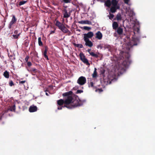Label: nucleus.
<instances>
[{
    "mask_svg": "<svg viewBox=\"0 0 155 155\" xmlns=\"http://www.w3.org/2000/svg\"><path fill=\"white\" fill-rule=\"evenodd\" d=\"M45 50L43 53V55L44 56V58L47 60H49L48 58V56L47 55V52L48 50V48L47 46H45Z\"/></svg>",
    "mask_w": 155,
    "mask_h": 155,
    "instance_id": "obj_8",
    "label": "nucleus"
},
{
    "mask_svg": "<svg viewBox=\"0 0 155 155\" xmlns=\"http://www.w3.org/2000/svg\"><path fill=\"white\" fill-rule=\"evenodd\" d=\"M96 91H98L99 93H100L102 92L103 91V90L101 88H98L96 90Z\"/></svg>",
    "mask_w": 155,
    "mask_h": 155,
    "instance_id": "obj_36",
    "label": "nucleus"
},
{
    "mask_svg": "<svg viewBox=\"0 0 155 155\" xmlns=\"http://www.w3.org/2000/svg\"><path fill=\"white\" fill-rule=\"evenodd\" d=\"M25 82V81H20L19 83L20 84H24V83Z\"/></svg>",
    "mask_w": 155,
    "mask_h": 155,
    "instance_id": "obj_47",
    "label": "nucleus"
},
{
    "mask_svg": "<svg viewBox=\"0 0 155 155\" xmlns=\"http://www.w3.org/2000/svg\"><path fill=\"white\" fill-rule=\"evenodd\" d=\"M85 21H78V23H79L81 24H85Z\"/></svg>",
    "mask_w": 155,
    "mask_h": 155,
    "instance_id": "obj_40",
    "label": "nucleus"
},
{
    "mask_svg": "<svg viewBox=\"0 0 155 155\" xmlns=\"http://www.w3.org/2000/svg\"><path fill=\"white\" fill-rule=\"evenodd\" d=\"M118 1L117 0H112L111 2V4L112 6H119L117 5Z\"/></svg>",
    "mask_w": 155,
    "mask_h": 155,
    "instance_id": "obj_22",
    "label": "nucleus"
},
{
    "mask_svg": "<svg viewBox=\"0 0 155 155\" xmlns=\"http://www.w3.org/2000/svg\"><path fill=\"white\" fill-rule=\"evenodd\" d=\"M112 26L113 29H116L118 28V24L117 22L114 21L113 23Z\"/></svg>",
    "mask_w": 155,
    "mask_h": 155,
    "instance_id": "obj_21",
    "label": "nucleus"
},
{
    "mask_svg": "<svg viewBox=\"0 0 155 155\" xmlns=\"http://www.w3.org/2000/svg\"><path fill=\"white\" fill-rule=\"evenodd\" d=\"M134 43L133 44V45H137V41L139 42V40L138 39H136L134 40Z\"/></svg>",
    "mask_w": 155,
    "mask_h": 155,
    "instance_id": "obj_31",
    "label": "nucleus"
},
{
    "mask_svg": "<svg viewBox=\"0 0 155 155\" xmlns=\"http://www.w3.org/2000/svg\"><path fill=\"white\" fill-rule=\"evenodd\" d=\"M64 7H65V8H67V6H64Z\"/></svg>",
    "mask_w": 155,
    "mask_h": 155,
    "instance_id": "obj_54",
    "label": "nucleus"
},
{
    "mask_svg": "<svg viewBox=\"0 0 155 155\" xmlns=\"http://www.w3.org/2000/svg\"><path fill=\"white\" fill-rule=\"evenodd\" d=\"M108 17L109 19L111 20L114 17V15L113 14H111L110 13Z\"/></svg>",
    "mask_w": 155,
    "mask_h": 155,
    "instance_id": "obj_32",
    "label": "nucleus"
},
{
    "mask_svg": "<svg viewBox=\"0 0 155 155\" xmlns=\"http://www.w3.org/2000/svg\"><path fill=\"white\" fill-rule=\"evenodd\" d=\"M1 119H1H0H0Z\"/></svg>",
    "mask_w": 155,
    "mask_h": 155,
    "instance_id": "obj_56",
    "label": "nucleus"
},
{
    "mask_svg": "<svg viewBox=\"0 0 155 155\" xmlns=\"http://www.w3.org/2000/svg\"><path fill=\"white\" fill-rule=\"evenodd\" d=\"M9 109H10V108H8V110H6L5 112H7L9 110Z\"/></svg>",
    "mask_w": 155,
    "mask_h": 155,
    "instance_id": "obj_52",
    "label": "nucleus"
},
{
    "mask_svg": "<svg viewBox=\"0 0 155 155\" xmlns=\"http://www.w3.org/2000/svg\"><path fill=\"white\" fill-rule=\"evenodd\" d=\"M8 57H9V53H8Z\"/></svg>",
    "mask_w": 155,
    "mask_h": 155,
    "instance_id": "obj_55",
    "label": "nucleus"
},
{
    "mask_svg": "<svg viewBox=\"0 0 155 155\" xmlns=\"http://www.w3.org/2000/svg\"><path fill=\"white\" fill-rule=\"evenodd\" d=\"M97 68H94V71L93 73L92 74V76L93 78H96L97 76Z\"/></svg>",
    "mask_w": 155,
    "mask_h": 155,
    "instance_id": "obj_25",
    "label": "nucleus"
},
{
    "mask_svg": "<svg viewBox=\"0 0 155 155\" xmlns=\"http://www.w3.org/2000/svg\"><path fill=\"white\" fill-rule=\"evenodd\" d=\"M38 43L39 46H42L43 45V43L41 41V37H39L38 39Z\"/></svg>",
    "mask_w": 155,
    "mask_h": 155,
    "instance_id": "obj_28",
    "label": "nucleus"
},
{
    "mask_svg": "<svg viewBox=\"0 0 155 155\" xmlns=\"http://www.w3.org/2000/svg\"><path fill=\"white\" fill-rule=\"evenodd\" d=\"M15 106L14 103H13L12 104L11 106H10V111L15 112Z\"/></svg>",
    "mask_w": 155,
    "mask_h": 155,
    "instance_id": "obj_23",
    "label": "nucleus"
},
{
    "mask_svg": "<svg viewBox=\"0 0 155 155\" xmlns=\"http://www.w3.org/2000/svg\"><path fill=\"white\" fill-rule=\"evenodd\" d=\"M44 91L46 92H47V91H48V90L47 89H44Z\"/></svg>",
    "mask_w": 155,
    "mask_h": 155,
    "instance_id": "obj_50",
    "label": "nucleus"
},
{
    "mask_svg": "<svg viewBox=\"0 0 155 155\" xmlns=\"http://www.w3.org/2000/svg\"><path fill=\"white\" fill-rule=\"evenodd\" d=\"M120 8V6H112L110 8V11L112 13H114L116 12L117 9Z\"/></svg>",
    "mask_w": 155,
    "mask_h": 155,
    "instance_id": "obj_10",
    "label": "nucleus"
},
{
    "mask_svg": "<svg viewBox=\"0 0 155 155\" xmlns=\"http://www.w3.org/2000/svg\"><path fill=\"white\" fill-rule=\"evenodd\" d=\"M111 5V2L110 0H107L105 3V5L107 7H109Z\"/></svg>",
    "mask_w": 155,
    "mask_h": 155,
    "instance_id": "obj_24",
    "label": "nucleus"
},
{
    "mask_svg": "<svg viewBox=\"0 0 155 155\" xmlns=\"http://www.w3.org/2000/svg\"><path fill=\"white\" fill-rule=\"evenodd\" d=\"M77 31H81V30L80 29H77Z\"/></svg>",
    "mask_w": 155,
    "mask_h": 155,
    "instance_id": "obj_53",
    "label": "nucleus"
},
{
    "mask_svg": "<svg viewBox=\"0 0 155 155\" xmlns=\"http://www.w3.org/2000/svg\"><path fill=\"white\" fill-rule=\"evenodd\" d=\"M84 40L89 39V38H91L94 36L93 33L92 31H90L87 33L84 34Z\"/></svg>",
    "mask_w": 155,
    "mask_h": 155,
    "instance_id": "obj_6",
    "label": "nucleus"
},
{
    "mask_svg": "<svg viewBox=\"0 0 155 155\" xmlns=\"http://www.w3.org/2000/svg\"><path fill=\"white\" fill-rule=\"evenodd\" d=\"M3 75L6 78H8L9 77V72L6 71H5Z\"/></svg>",
    "mask_w": 155,
    "mask_h": 155,
    "instance_id": "obj_27",
    "label": "nucleus"
},
{
    "mask_svg": "<svg viewBox=\"0 0 155 155\" xmlns=\"http://www.w3.org/2000/svg\"><path fill=\"white\" fill-rule=\"evenodd\" d=\"M91 51V49H88L87 51L89 52V54L91 56L96 58H97L98 57V55L97 54L94 53L93 52Z\"/></svg>",
    "mask_w": 155,
    "mask_h": 155,
    "instance_id": "obj_15",
    "label": "nucleus"
},
{
    "mask_svg": "<svg viewBox=\"0 0 155 155\" xmlns=\"http://www.w3.org/2000/svg\"><path fill=\"white\" fill-rule=\"evenodd\" d=\"M72 93V91H69V92H65L63 94V96H67V98L68 96L72 97L71 96V95Z\"/></svg>",
    "mask_w": 155,
    "mask_h": 155,
    "instance_id": "obj_20",
    "label": "nucleus"
},
{
    "mask_svg": "<svg viewBox=\"0 0 155 155\" xmlns=\"http://www.w3.org/2000/svg\"><path fill=\"white\" fill-rule=\"evenodd\" d=\"M122 19V17L121 14L119 13L117 14L115 18H114V20H117V21H121Z\"/></svg>",
    "mask_w": 155,
    "mask_h": 155,
    "instance_id": "obj_17",
    "label": "nucleus"
},
{
    "mask_svg": "<svg viewBox=\"0 0 155 155\" xmlns=\"http://www.w3.org/2000/svg\"><path fill=\"white\" fill-rule=\"evenodd\" d=\"M125 3L127 4H128V2L130 1V0H123Z\"/></svg>",
    "mask_w": 155,
    "mask_h": 155,
    "instance_id": "obj_43",
    "label": "nucleus"
},
{
    "mask_svg": "<svg viewBox=\"0 0 155 155\" xmlns=\"http://www.w3.org/2000/svg\"><path fill=\"white\" fill-rule=\"evenodd\" d=\"M85 43V45L89 47H92L93 45V44L92 42L89 40V39L84 40Z\"/></svg>",
    "mask_w": 155,
    "mask_h": 155,
    "instance_id": "obj_9",
    "label": "nucleus"
},
{
    "mask_svg": "<svg viewBox=\"0 0 155 155\" xmlns=\"http://www.w3.org/2000/svg\"><path fill=\"white\" fill-rule=\"evenodd\" d=\"M105 46L106 48L108 49L109 50H110L111 48V46L109 45H106Z\"/></svg>",
    "mask_w": 155,
    "mask_h": 155,
    "instance_id": "obj_34",
    "label": "nucleus"
},
{
    "mask_svg": "<svg viewBox=\"0 0 155 155\" xmlns=\"http://www.w3.org/2000/svg\"><path fill=\"white\" fill-rule=\"evenodd\" d=\"M37 108L36 106H31L29 109V111L30 112H33L37 110Z\"/></svg>",
    "mask_w": 155,
    "mask_h": 155,
    "instance_id": "obj_14",
    "label": "nucleus"
},
{
    "mask_svg": "<svg viewBox=\"0 0 155 155\" xmlns=\"http://www.w3.org/2000/svg\"><path fill=\"white\" fill-rule=\"evenodd\" d=\"M80 59L86 65L89 66L90 64L89 62L88 59L86 58L84 54L82 53H80L79 54Z\"/></svg>",
    "mask_w": 155,
    "mask_h": 155,
    "instance_id": "obj_3",
    "label": "nucleus"
},
{
    "mask_svg": "<svg viewBox=\"0 0 155 155\" xmlns=\"http://www.w3.org/2000/svg\"><path fill=\"white\" fill-rule=\"evenodd\" d=\"M105 72V70L104 69H102L101 70V74H104Z\"/></svg>",
    "mask_w": 155,
    "mask_h": 155,
    "instance_id": "obj_44",
    "label": "nucleus"
},
{
    "mask_svg": "<svg viewBox=\"0 0 155 155\" xmlns=\"http://www.w3.org/2000/svg\"><path fill=\"white\" fill-rule=\"evenodd\" d=\"M17 21V18L14 15H12V18L11 21H10V28L12 25L16 23Z\"/></svg>",
    "mask_w": 155,
    "mask_h": 155,
    "instance_id": "obj_11",
    "label": "nucleus"
},
{
    "mask_svg": "<svg viewBox=\"0 0 155 155\" xmlns=\"http://www.w3.org/2000/svg\"><path fill=\"white\" fill-rule=\"evenodd\" d=\"M83 28L85 30H87L88 31L90 30L91 29V28L87 26H84Z\"/></svg>",
    "mask_w": 155,
    "mask_h": 155,
    "instance_id": "obj_33",
    "label": "nucleus"
},
{
    "mask_svg": "<svg viewBox=\"0 0 155 155\" xmlns=\"http://www.w3.org/2000/svg\"><path fill=\"white\" fill-rule=\"evenodd\" d=\"M94 83L93 82H91L90 83H88V87H91L94 88Z\"/></svg>",
    "mask_w": 155,
    "mask_h": 155,
    "instance_id": "obj_30",
    "label": "nucleus"
},
{
    "mask_svg": "<svg viewBox=\"0 0 155 155\" xmlns=\"http://www.w3.org/2000/svg\"><path fill=\"white\" fill-rule=\"evenodd\" d=\"M72 97L68 96L65 100L63 99H60L57 101V104L58 106H63L64 104V107H65L66 105L68 106L72 101Z\"/></svg>",
    "mask_w": 155,
    "mask_h": 155,
    "instance_id": "obj_2",
    "label": "nucleus"
},
{
    "mask_svg": "<svg viewBox=\"0 0 155 155\" xmlns=\"http://www.w3.org/2000/svg\"><path fill=\"white\" fill-rule=\"evenodd\" d=\"M117 34L120 35L122 34L123 32V29L122 28L119 27L118 28H117Z\"/></svg>",
    "mask_w": 155,
    "mask_h": 155,
    "instance_id": "obj_19",
    "label": "nucleus"
},
{
    "mask_svg": "<svg viewBox=\"0 0 155 155\" xmlns=\"http://www.w3.org/2000/svg\"><path fill=\"white\" fill-rule=\"evenodd\" d=\"M14 85L13 82L12 81H10V86H12Z\"/></svg>",
    "mask_w": 155,
    "mask_h": 155,
    "instance_id": "obj_46",
    "label": "nucleus"
},
{
    "mask_svg": "<svg viewBox=\"0 0 155 155\" xmlns=\"http://www.w3.org/2000/svg\"><path fill=\"white\" fill-rule=\"evenodd\" d=\"M72 12V10L69 9V12H68V10L66 9H64L63 10V17L64 18H67L69 17L71 15V13Z\"/></svg>",
    "mask_w": 155,
    "mask_h": 155,
    "instance_id": "obj_4",
    "label": "nucleus"
},
{
    "mask_svg": "<svg viewBox=\"0 0 155 155\" xmlns=\"http://www.w3.org/2000/svg\"><path fill=\"white\" fill-rule=\"evenodd\" d=\"M95 34L96 35V38L99 40H101L102 39L103 35L100 31H98Z\"/></svg>",
    "mask_w": 155,
    "mask_h": 155,
    "instance_id": "obj_13",
    "label": "nucleus"
},
{
    "mask_svg": "<svg viewBox=\"0 0 155 155\" xmlns=\"http://www.w3.org/2000/svg\"><path fill=\"white\" fill-rule=\"evenodd\" d=\"M85 24H91V22L88 20L85 21Z\"/></svg>",
    "mask_w": 155,
    "mask_h": 155,
    "instance_id": "obj_41",
    "label": "nucleus"
},
{
    "mask_svg": "<svg viewBox=\"0 0 155 155\" xmlns=\"http://www.w3.org/2000/svg\"><path fill=\"white\" fill-rule=\"evenodd\" d=\"M64 2L65 3H70L71 1L70 0H63Z\"/></svg>",
    "mask_w": 155,
    "mask_h": 155,
    "instance_id": "obj_37",
    "label": "nucleus"
},
{
    "mask_svg": "<svg viewBox=\"0 0 155 155\" xmlns=\"http://www.w3.org/2000/svg\"><path fill=\"white\" fill-rule=\"evenodd\" d=\"M55 25L57 27H58V28L59 29L64 25L62 23H61L59 22L58 21V20L56 21Z\"/></svg>",
    "mask_w": 155,
    "mask_h": 155,
    "instance_id": "obj_18",
    "label": "nucleus"
},
{
    "mask_svg": "<svg viewBox=\"0 0 155 155\" xmlns=\"http://www.w3.org/2000/svg\"><path fill=\"white\" fill-rule=\"evenodd\" d=\"M27 65L28 67H30L32 65V63L30 62H27Z\"/></svg>",
    "mask_w": 155,
    "mask_h": 155,
    "instance_id": "obj_38",
    "label": "nucleus"
},
{
    "mask_svg": "<svg viewBox=\"0 0 155 155\" xmlns=\"http://www.w3.org/2000/svg\"><path fill=\"white\" fill-rule=\"evenodd\" d=\"M27 2V1H22L19 2L18 3V5L19 6L23 5L26 3Z\"/></svg>",
    "mask_w": 155,
    "mask_h": 155,
    "instance_id": "obj_29",
    "label": "nucleus"
},
{
    "mask_svg": "<svg viewBox=\"0 0 155 155\" xmlns=\"http://www.w3.org/2000/svg\"><path fill=\"white\" fill-rule=\"evenodd\" d=\"M73 45L75 46L80 48H83L84 47L83 45L81 44H77L75 43H74Z\"/></svg>",
    "mask_w": 155,
    "mask_h": 155,
    "instance_id": "obj_26",
    "label": "nucleus"
},
{
    "mask_svg": "<svg viewBox=\"0 0 155 155\" xmlns=\"http://www.w3.org/2000/svg\"><path fill=\"white\" fill-rule=\"evenodd\" d=\"M72 101L68 106L66 105V107L68 109L74 108L78 106H80L83 104L82 101L78 98H76L74 99L72 97Z\"/></svg>",
    "mask_w": 155,
    "mask_h": 155,
    "instance_id": "obj_1",
    "label": "nucleus"
},
{
    "mask_svg": "<svg viewBox=\"0 0 155 155\" xmlns=\"http://www.w3.org/2000/svg\"><path fill=\"white\" fill-rule=\"evenodd\" d=\"M83 91L82 90H78L76 92V94H79L82 93L83 92Z\"/></svg>",
    "mask_w": 155,
    "mask_h": 155,
    "instance_id": "obj_35",
    "label": "nucleus"
},
{
    "mask_svg": "<svg viewBox=\"0 0 155 155\" xmlns=\"http://www.w3.org/2000/svg\"><path fill=\"white\" fill-rule=\"evenodd\" d=\"M29 58V57L28 56H27L26 57L25 59V61L26 62H28V60Z\"/></svg>",
    "mask_w": 155,
    "mask_h": 155,
    "instance_id": "obj_39",
    "label": "nucleus"
},
{
    "mask_svg": "<svg viewBox=\"0 0 155 155\" xmlns=\"http://www.w3.org/2000/svg\"><path fill=\"white\" fill-rule=\"evenodd\" d=\"M45 94L47 96H48L49 95L46 92L45 93Z\"/></svg>",
    "mask_w": 155,
    "mask_h": 155,
    "instance_id": "obj_51",
    "label": "nucleus"
},
{
    "mask_svg": "<svg viewBox=\"0 0 155 155\" xmlns=\"http://www.w3.org/2000/svg\"><path fill=\"white\" fill-rule=\"evenodd\" d=\"M27 70L29 72H30L32 75H35V74H36L38 71V70L36 69L35 68H29Z\"/></svg>",
    "mask_w": 155,
    "mask_h": 155,
    "instance_id": "obj_7",
    "label": "nucleus"
},
{
    "mask_svg": "<svg viewBox=\"0 0 155 155\" xmlns=\"http://www.w3.org/2000/svg\"><path fill=\"white\" fill-rule=\"evenodd\" d=\"M137 32H139V30H140V29H139V28H137Z\"/></svg>",
    "mask_w": 155,
    "mask_h": 155,
    "instance_id": "obj_49",
    "label": "nucleus"
},
{
    "mask_svg": "<svg viewBox=\"0 0 155 155\" xmlns=\"http://www.w3.org/2000/svg\"><path fill=\"white\" fill-rule=\"evenodd\" d=\"M28 40H26L25 42V45L26 46H27L28 44Z\"/></svg>",
    "mask_w": 155,
    "mask_h": 155,
    "instance_id": "obj_45",
    "label": "nucleus"
},
{
    "mask_svg": "<svg viewBox=\"0 0 155 155\" xmlns=\"http://www.w3.org/2000/svg\"><path fill=\"white\" fill-rule=\"evenodd\" d=\"M59 29L61 30L63 33H66L69 31V30L64 26L63 25Z\"/></svg>",
    "mask_w": 155,
    "mask_h": 155,
    "instance_id": "obj_16",
    "label": "nucleus"
},
{
    "mask_svg": "<svg viewBox=\"0 0 155 155\" xmlns=\"http://www.w3.org/2000/svg\"><path fill=\"white\" fill-rule=\"evenodd\" d=\"M86 81V78L83 76L80 77L77 80V83L81 85L84 84Z\"/></svg>",
    "mask_w": 155,
    "mask_h": 155,
    "instance_id": "obj_5",
    "label": "nucleus"
},
{
    "mask_svg": "<svg viewBox=\"0 0 155 155\" xmlns=\"http://www.w3.org/2000/svg\"><path fill=\"white\" fill-rule=\"evenodd\" d=\"M20 33L18 34V31L15 30L14 33V34L12 35V38L13 39H18Z\"/></svg>",
    "mask_w": 155,
    "mask_h": 155,
    "instance_id": "obj_12",
    "label": "nucleus"
},
{
    "mask_svg": "<svg viewBox=\"0 0 155 155\" xmlns=\"http://www.w3.org/2000/svg\"><path fill=\"white\" fill-rule=\"evenodd\" d=\"M64 106H59L58 107V110H61L62 109V107H64Z\"/></svg>",
    "mask_w": 155,
    "mask_h": 155,
    "instance_id": "obj_42",
    "label": "nucleus"
},
{
    "mask_svg": "<svg viewBox=\"0 0 155 155\" xmlns=\"http://www.w3.org/2000/svg\"><path fill=\"white\" fill-rule=\"evenodd\" d=\"M55 29L54 31H51V32L50 33V34H52L54 33V31H55Z\"/></svg>",
    "mask_w": 155,
    "mask_h": 155,
    "instance_id": "obj_48",
    "label": "nucleus"
}]
</instances>
